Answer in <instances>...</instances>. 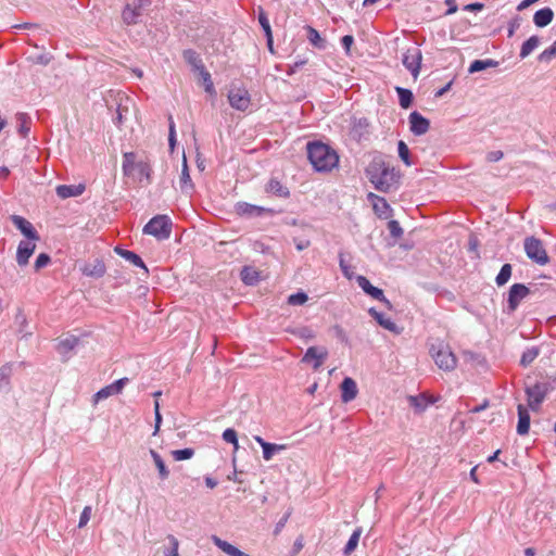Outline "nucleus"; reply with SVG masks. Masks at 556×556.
<instances>
[{"label": "nucleus", "mask_w": 556, "mask_h": 556, "mask_svg": "<svg viewBox=\"0 0 556 556\" xmlns=\"http://www.w3.org/2000/svg\"><path fill=\"white\" fill-rule=\"evenodd\" d=\"M369 181L378 191L390 192L400 186L401 173L390 166L382 155L375 156L366 168Z\"/></svg>", "instance_id": "f257e3e1"}, {"label": "nucleus", "mask_w": 556, "mask_h": 556, "mask_svg": "<svg viewBox=\"0 0 556 556\" xmlns=\"http://www.w3.org/2000/svg\"><path fill=\"white\" fill-rule=\"evenodd\" d=\"M306 149L308 160L317 172H329L339 162L336 151L323 142H308Z\"/></svg>", "instance_id": "f03ea898"}, {"label": "nucleus", "mask_w": 556, "mask_h": 556, "mask_svg": "<svg viewBox=\"0 0 556 556\" xmlns=\"http://www.w3.org/2000/svg\"><path fill=\"white\" fill-rule=\"evenodd\" d=\"M429 352L440 369L452 371L456 368L457 358L451 351L450 346L444 342L432 344Z\"/></svg>", "instance_id": "7ed1b4c3"}, {"label": "nucleus", "mask_w": 556, "mask_h": 556, "mask_svg": "<svg viewBox=\"0 0 556 556\" xmlns=\"http://www.w3.org/2000/svg\"><path fill=\"white\" fill-rule=\"evenodd\" d=\"M143 232L159 240L168 239L172 232V220L166 215H156L143 227Z\"/></svg>", "instance_id": "20e7f679"}, {"label": "nucleus", "mask_w": 556, "mask_h": 556, "mask_svg": "<svg viewBox=\"0 0 556 556\" xmlns=\"http://www.w3.org/2000/svg\"><path fill=\"white\" fill-rule=\"evenodd\" d=\"M151 5V0H129L122 11L123 23L127 26L140 23L143 12Z\"/></svg>", "instance_id": "39448f33"}, {"label": "nucleus", "mask_w": 556, "mask_h": 556, "mask_svg": "<svg viewBox=\"0 0 556 556\" xmlns=\"http://www.w3.org/2000/svg\"><path fill=\"white\" fill-rule=\"evenodd\" d=\"M523 245L525 252L531 261L540 265H545L548 262V255L540 239L535 237H527Z\"/></svg>", "instance_id": "423d86ee"}, {"label": "nucleus", "mask_w": 556, "mask_h": 556, "mask_svg": "<svg viewBox=\"0 0 556 556\" xmlns=\"http://www.w3.org/2000/svg\"><path fill=\"white\" fill-rule=\"evenodd\" d=\"M552 390L547 382H536L531 387H527L528 405L532 410H536Z\"/></svg>", "instance_id": "0eeeda50"}, {"label": "nucleus", "mask_w": 556, "mask_h": 556, "mask_svg": "<svg viewBox=\"0 0 556 556\" xmlns=\"http://www.w3.org/2000/svg\"><path fill=\"white\" fill-rule=\"evenodd\" d=\"M422 53L417 47L408 48L402 58L403 65L410 72L412 76L417 79L421 66Z\"/></svg>", "instance_id": "6e6552de"}, {"label": "nucleus", "mask_w": 556, "mask_h": 556, "mask_svg": "<svg viewBox=\"0 0 556 556\" xmlns=\"http://www.w3.org/2000/svg\"><path fill=\"white\" fill-rule=\"evenodd\" d=\"M328 350L325 346H309L303 355L301 363L311 364L314 370H318L328 358Z\"/></svg>", "instance_id": "1a4fd4ad"}, {"label": "nucleus", "mask_w": 556, "mask_h": 556, "mask_svg": "<svg viewBox=\"0 0 556 556\" xmlns=\"http://www.w3.org/2000/svg\"><path fill=\"white\" fill-rule=\"evenodd\" d=\"M228 101L235 110L245 112L251 105V97L244 88H231L228 92Z\"/></svg>", "instance_id": "9d476101"}, {"label": "nucleus", "mask_w": 556, "mask_h": 556, "mask_svg": "<svg viewBox=\"0 0 556 556\" xmlns=\"http://www.w3.org/2000/svg\"><path fill=\"white\" fill-rule=\"evenodd\" d=\"M530 294V289L523 283H514L507 298V313H514L519 306L520 302Z\"/></svg>", "instance_id": "9b49d317"}, {"label": "nucleus", "mask_w": 556, "mask_h": 556, "mask_svg": "<svg viewBox=\"0 0 556 556\" xmlns=\"http://www.w3.org/2000/svg\"><path fill=\"white\" fill-rule=\"evenodd\" d=\"M356 281L359 286V288L368 295H370L372 299L380 301L383 303L388 308H392L391 302L384 296V293L381 289L372 286L370 281L364 277L358 276L356 278Z\"/></svg>", "instance_id": "f8f14e48"}, {"label": "nucleus", "mask_w": 556, "mask_h": 556, "mask_svg": "<svg viewBox=\"0 0 556 556\" xmlns=\"http://www.w3.org/2000/svg\"><path fill=\"white\" fill-rule=\"evenodd\" d=\"M236 213L243 217H260L264 214H273L271 208L250 204L247 202H238L235 206Z\"/></svg>", "instance_id": "ddd939ff"}, {"label": "nucleus", "mask_w": 556, "mask_h": 556, "mask_svg": "<svg viewBox=\"0 0 556 556\" xmlns=\"http://www.w3.org/2000/svg\"><path fill=\"white\" fill-rule=\"evenodd\" d=\"M409 129L415 136L425 135L430 128V122L419 112L414 111L409 114Z\"/></svg>", "instance_id": "4468645a"}, {"label": "nucleus", "mask_w": 556, "mask_h": 556, "mask_svg": "<svg viewBox=\"0 0 556 556\" xmlns=\"http://www.w3.org/2000/svg\"><path fill=\"white\" fill-rule=\"evenodd\" d=\"M11 220L13 225L29 240L38 241L40 239L37 230L31 223L20 215H12Z\"/></svg>", "instance_id": "2eb2a0df"}, {"label": "nucleus", "mask_w": 556, "mask_h": 556, "mask_svg": "<svg viewBox=\"0 0 556 556\" xmlns=\"http://www.w3.org/2000/svg\"><path fill=\"white\" fill-rule=\"evenodd\" d=\"M341 389V400L343 403H349L353 401L358 393L357 384L354 379L350 377H345L340 386Z\"/></svg>", "instance_id": "dca6fc26"}, {"label": "nucleus", "mask_w": 556, "mask_h": 556, "mask_svg": "<svg viewBox=\"0 0 556 556\" xmlns=\"http://www.w3.org/2000/svg\"><path fill=\"white\" fill-rule=\"evenodd\" d=\"M36 244L30 241H21L17 247L16 262L20 266L28 264L29 257L33 255Z\"/></svg>", "instance_id": "f3484780"}, {"label": "nucleus", "mask_w": 556, "mask_h": 556, "mask_svg": "<svg viewBox=\"0 0 556 556\" xmlns=\"http://www.w3.org/2000/svg\"><path fill=\"white\" fill-rule=\"evenodd\" d=\"M368 313L384 329L396 334L401 332V328L395 323H393L390 318L384 317V315L378 312L376 308H369Z\"/></svg>", "instance_id": "a211bd4d"}, {"label": "nucleus", "mask_w": 556, "mask_h": 556, "mask_svg": "<svg viewBox=\"0 0 556 556\" xmlns=\"http://www.w3.org/2000/svg\"><path fill=\"white\" fill-rule=\"evenodd\" d=\"M254 440L262 446L263 448V458L265 460H270L275 453L286 450L285 444H275L266 442L262 437L256 435Z\"/></svg>", "instance_id": "6ab92c4d"}, {"label": "nucleus", "mask_w": 556, "mask_h": 556, "mask_svg": "<svg viewBox=\"0 0 556 556\" xmlns=\"http://www.w3.org/2000/svg\"><path fill=\"white\" fill-rule=\"evenodd\" d=\"M212 542L214 543L215 546H217L228 556H250L249 554L240 551L238 547L230 544L229 542L222 540L217 535H212Z\"/></svg>", "instance_id": "aec40b11"}, {"label": "nucleus", "mask_w": 556, "mask_h": 556, "mask_svg": "<svg viewBox=\"0 0 556 556\" xmlns=\"http://www.w3.org/2000/svg\"><path fill=\"white\" fill-rule=\"evenodd\" d=\"M115 253L131 263L132 265L140 267L144 270L146 274H148V268L146 264L143 263L142 258L135 252L125 250L121 247H115L114 249Z\"/></svg>", "instance_id": "412c9836"}, {"label": "nucleus", "mask_w": 556, "mask_h": 556, "mask_svg": "<svg viewBox=\"0 0 556 556\" xmlns=\"http://www.w3.org/2000/svg\"><path fill=\"white\" fill-rule=\"evenodd\" d=\"M517 409H518L517 433L520 435H525L529 432L530 414H529L528 409L522 404H519Z\"/></svg>", "instance_id": "4be33fe9"}, {"label": "nucleus", "mask_w": 556, "mask_h": 556, "mask_svg": "<svg viewBox=\"0 0 556 556\" xmlns=\"http://www.w3.org/2000/svg\"><path fill=\"white\" fill-rule=\"evenodd\" d=\"M58 197L67 199L71 197H78L85 191L84 185H60L55 189Z\"/></svg>", "instance_id": "5701e85b"}, {"label": "nucleus", "mask_w": 556, "mask_h": 556, "mask_svg": "<svg viewBox=\"0 0 556 556\" xmlns=\"http://www.w3.org/2000/svg\"><path fill=\"white\" fill-rule=\"evenodd\" d=\"M179 185H180V189L184 193H191L194 189V186L191 181V177L189 174V167L187 164L186 156H184V160H182V168H181Z\"/></svg>", "instance_id": "b1692460"}, {"label": "nucleus", "mask_w": 556, "mask_h": 556, "mask_svg": "<svg viewBox=\"0 0 556 556\" xmlns=\"http://www.w3.org/2000/svg\"><path fill=\"white\" fill-rule=\"evenodd\" d=\"M554 12L551 8H543L534 13L533 22L538 27H545L552 23Z\"/></svg>", "instance_id": "393cba45"}, {"label": "nucleus", "mask_w": 556, "mask_h": 556, "mask_svg": "<svg viewBox=\"0 0 556 556\" xmlns=\"http://www.w3.org/2000/svg\"><path fill=\"white\" fill-rule=\"evenodd\" d=\"M266 192L275 194L279 198H288L290 195L289 189L285 187L278 179L271 178L265 188Z\"/></svg>", "instance_id": "a878e982"}, {"label": "nucleus", "mask_w": 556, "mask_h": 556, "mask_svg": "<svg viewBox=\"0 0 556 556\" xmlns=\"http://www.w3.org/2000/svg\"><path fill=\"white\" fill-rule=\"evenodd\" d=\"M182 56L184 60L192 67L193 72L197 73L198 71L202 70V67H204L202 59L197 51L187 49L184 51Z\"/></svg>", "instance_id": "bb28decb"}, {"label": "nucleus", "mask_w": 556, "mask_h": 556, "mask_svg": "<svg viewBox=\"0 0 556 556\" xmlns=\"http://www.w3.org/2000/svg\"><path fill=\"white\" fill-rule=\"evenodd\" d=\"M150 455L154 462V465L159 471V477L161 480H166L169 477V470L165 465L162 456L154 450H150Z\"/></svg>", "instance_id": "cd10ccee"}, {"label": "nucleus", "mask_w": 556, "mask_h": 556, "mask_svg": "<svg viewBox=\"0 0 556 556\" xmlns=\"http://www.w3.org/2000/svg\"><path fill=\"white\" fill-rule=\"evenodd\" d=\"M16 117V122L18 123V134L23 137V138H26L29 134V130H30V124H31V118L29 117L28 114L26 113H17L15 115Z\"/></svg>", "instance_id": "c85d7f7f"}, {"label": "nucleus", "mask_w": 556, "mask_h": 556, "mask_svg": "<svg viewBox=\"0 0 556 556\" xmlns=\"http://www.w3.org/2000/svg\"><path fill=\"white\" fill-rule=\"evenodd\" d=\"M13 372V364L7 363L0 367V390L8 391L10 389V378Z\"/></svg>", "instance_id": "c756f323"}, {"label": "nucleus", "mask_w": 556, "mask_h": 556, "mask_svg": "<svg viewBox=\"0 0 556 556\" xmlns=\"http://www.w3.org/2000/svg\"><path fill=\"white\" fill-rule=\"evenodd\" d=\"M498 65V62L493 59H486V60H475L470 66H469V73H477L484 71L486 68L496 67Z\"/></svg>", "instance_id": "7c9ffc66"}, {"label": "nucleus", "mask_w": 556, "mask_h": 556, "mask_svg": "<svg viewBox=\"0 0 556 556\" xmlns=\"http://www.w3.org/2000/svg\"><path fill=\"white\" fill-rule=\"evenodd\" d=\"M395 91L399 96L400 105L403 109H408L413 104L414 94L409 89L403 87H395Z\"/></svg>", "instance_id": "2f4dec72"}, {"label": "nucleus", "mask_w": 556, "mask_h": 556, "mask_svg": "<svg viewBox=\"0 0 556 556\" xmlns=\"http://www.w3.org/2000/svg\"><path fill=\"white\" fill-rule=\"evenodd\" d=\"M361 535H362V528L358 527L353 531L348 543L345 544V547L343 549L344 556H350L356 549Z\"/></svg>", "instance_id": "473e14b6"}, {"label": "nucleus", "mask_w": 556, "mask_h": 556, "mask_svg": "<svg viewBox=\"0 0 556 556\" xmlns=\"http://www.w3.org/2000/svg\"><path fill=\"white\" fill-rule=\"evenodd\" d=\"M136 154L134 152H126L123 155V172L126 176L135 174Z\"/></svg>", "instance_id": "72a5a7b5"}, {"label": "nucleus", "mask_w": 556, "mask_h": 556, "mask_svg": "<svg viewBox=\"0 0 556 556\" xmlns=\"http://www.w3.org/2000/svg\"><path fill=\"white\" fill-rule=\"evenodd\" d=\"M307 31V39L308 41L317 49H325L326 48V40L321 38L319 33L312 26L306 27Z\"/></svg>", "instance_id": "f704fd0d"}, {"label": "nucleus", "mask_w": 556, "mask_h": 556, "mask_svg": "<svg viewBox=\"0 0 556 556\" xmlns=\"http://www.w3.org/2000/svg\"><path fill=\"white\" fill-rule=\"evenodd\" d=\"M78 344V338L74 336L66 337L58 343V352L60 354H67Z\"/></svg>", "instance_id": "c9c22d12"}, {"label": "nucleus", "mask_w": 556, "mask_h": 556, "mask_svg": "<svg viewBox=\"0 0 556 556\" xmlns=\"http://www.w3.org/2000/svg\"><path fill=\"white\" fill-rule=\"evenodd\" d=\"M539 355L540 349L538 346L527 349L521 355L520 365L525 368L530 366Z\"/></svg>", "instance_id": "e433bc0d"}, {"label": "nucleus", "mask_w": 556, "mask_h": 556, "mask_svg": "<svg viewBox=\"0 0 556 556\" xmlns=\"http://www.w3.org/2000/svg\"><path fill=\"white\" fill-rule=\"evenodd\" d=\"M241 280L248 285L253 286L258 281V273L252 267L244 266L240 273Z\"/></svg>", "instance_id": "4c0bfd02"}, {"label": "nucleus", "mask_w": 556, "mask_h": 556, "mask_svg": "<svg viewBox=\"0 0 556 556\" xmlns=\"http://www.w3.org/2000/svg\"><path fill=\"white\" fill-rule=\"evenodd\" d=\"M370 198L375 199L374 211L379 217H382L387 211H391V207L384 198L370 193Z\"/></svg>", "instance_id": "58836bf2"}, {"label": "nucleus", "mask_w": 556, "mask_h": 556, "mask_svg": "<svg viewBox=\"0 0 556 556\" xmlns=\"http://www.w3.org/2000/svg\"><path fill=\"white\" fill-rule=\"evenodd\" d=\"M540 43V38L538 36H531L528 40H526L520 49V58H527Z\"/></svg>", "instance_id": "ea45409f"}, {"label": "nucleus", "mask_w": 556, "mask_h": 556, "mask_svg": "<svg viewBox=\"0 0 556 556\" xmlns=\"http://www.w3.org/2000/svg\"><path fill=\"white\" fill-rule=\"evenodd\" d=\"M288 332L305 341L313 340L316 337L315 332L306 326L288 329Z\"/></svg>", "instance_id": "a19ab883"}, {"label": "nucleus", "mask_w": 556, "mask_h": 556, "mask_svg": "<svg viewBox=\"0 0 556 556\" xmlns=\"http://www.w3.org/2000/svg\"><path fill=\"white\" fill-rule=\"evenodd\" d=\"M135 172H137L140 181H142V178H146L147 182L150 184L152 168L148 162H138L136 164Z\"/></svg>", "instance_id": "79ce46f5"}, {"label": "nucleus", "mask_w": 556, "mask_h": 556, "mask_svg": "<svg viewBox=\"0 0 556 556\" xmlns=\"http://www.w3.org/2000/svg\"><path fill=\"white\" fill-rule=\"evenodd\" d=\"M83 271L86 276L102 277L105 274V266L102 262L98 261L92 268L86 266Z\"/></svg>", "instance_id": "37998d69"}, {"label": "nucleus", "mask_w": 556, "mask_h": 556, "mask_svg": "<svg viewBox=\"0 0 556 556\" xmlns=\"http://www.w3.org/2000/svg\"><path fill=\"white\" fill-rule=\"evenodd\" d=\"M197 73L203 80L205 91L207 93H215L214 84L212 81L211 74L206 71L205 66L202 67V70L198 71Z\"/></svg>", "instance_id": "c03bdc74"}, {"label": "nucleus", "mask_w": 556, "mask_h": 556, "mask_svg": "<svg viewBox=\"0 0 556 556\" xmlns=\"http://www.w3.org/2000/svg\"><path fill=\"white\" fill-rule=\"evenodd\" d=\"M510 276H511V265L504 264L495 278L497 286L505 285L509 280Z\"/></svg>", "instance_id": "a18cd8bd"}, {"label": "nucleus", "mask_w": 556, "mask_h": 556, "mask_svg": "<svg viewBox=\"0 0 556 556\" xmlns=\"http://www.w3.org/2000/svg\"><path fill=\"white\" fill-rule=\"evenodd\" d=\"M193 455L194 450L189 447L172 451V456L177 462L190 459Z\"/></svg>", "instance_id": "49530a36"}, {"label": "nucleus", "mask_w": 556, "mask_h": 556, "mask_svg": "<svg viewBox=\"0 0 556 556\" xmlns=\"http://www.w3.org/2000/svg\"><path fill=\"white\" fill-rule=\"evenodd\" d=\"M397 152L400 159L405 163V165L410 166L412 161L409 157V149L403 140H400L397 143Z\"/></svg>", "instance_id": "de8ad7c7"}, {"label": "nucleus", "mask_w": 556, "mask_h": 556, "mask_svg": "<svg viewBox=\"0 0 556 556\" xmlns=\"http://www.w3.org/2000/svg\"><path fill=\"white\" fill-rule=\"evenodd\" d=\"M307 300H308L307 294L305 292L300 291V292L289 295L288 304L293 305V306L303 305L307 302Z\"/></svg>", "instance_id": "09e8293b"}, {"label": "nucleus", "mask_w": 556, "mask_h": 556, "mask_svg": "<svg viewBox=\"0 0 556 556\" xmlns=\"http://www.w3.org/2000/svg\"><path fill=\"white\" fill-rule=\"evenodd\" d=\"M408 402L409 405L413 406L417 412H422L428 405V402L424 395L409 396Z\"/></svg>", "instance_id": "8fccbe9b"}, {"label": "nucleus", "mask_w": 556, "mask_h": 556, "mask_svg": "<svg viewBox=\"0 0 556 556\" xmlns=\"http://www.w3.org/2000/svg\"><path fill=\"white\" fill-rule=\"evenodd\" d=\"M258 22L265 33L266 38L270 41L271 28L266 13L261 9L258 13Z\"/></svg>", "instance_id": "3c124183"}, {"label": "nucleus", "mask_w": 556, "mask_h": 556, "mask_svg": "<svg viewBox=\"0 0 556 556\" xmlns=\"http://www.w3.org/2000/svg\"><path fill=\"white\" fill-rule=\"evenodd\" d=\"M167 540L170 544V547L164 552V556H179V541L172 534L167 535Z\"/></svg>", "instance_id": "603ef678"}, {"label": "nucleus", "mask_w": 556, "mask_h": 556, "mask_svg": "<svg viewBox=\"0 0 556 556\" xmlns=\"http://www.w3.org/2000/svg\"><path fill=\"white\" fill-rule=\"evenodd\" d=\"M388 229L390 231L391 237H393L394 239L401 238L404 233L400 223L395 219H392L388 223Z\"/></svg>", "instance_id": "864d4df0"}, {"label": "nucleus", "mask_w": 556, "mask_h": 556, "mask_svg": "<svg viewBox=\"0 0 556 556\" xmlns=\"http://www.w3.org/2000/svg\"><path fill=\"white\" fill-rule=\"evenodd\" d=\"M116 394L114 392V390L112 389V387L109 384L104 388H102L101 390H99L94 395H93V401L94 403H98L99 401L101 400H105L108 399L109 396L111 395H114Z\"/></svg>", "instance_id": "5fc2aeb1"}, {"label": "nucleus", "mask_w": 556, "mask_h": 556, "mask_svg": "<svg viewBox=\"0 0 556 556\" xmlns=\"http://www.w3.org/2000/svg\"><path fill=\"white\" fill-rule=\"evenodd\" d=\"M223 439L227 442V443H231L233 444L235 446V450H238V437H237V432L231 429V428H228L226 429L224 432H223Z\"/></svg>", "instance_id": "6e6d98bb"}, {"label": "nucleus", "mask_w": 556, "mask_h": 556, "mask_svg": "<svg viewBox=\"0 0 556 556\" xmlns=\"http://www.w3.org/2000/svg\"><path fill=\"white\" fill-rule=\"evenodd\" d=\"M168 143L170 149H174L176 144V130H175V123L173 119V116H168Z\"/></svg>", "instance_id": "4d7b16f0"}, {"label": "nucleus", "mask_w": 556, "mask_h": 556, "mask_svg": "<svg viewBox=\"0 0 556 556\" xmlns=\"http://www.w3.org/2000/svg\"><path fill=\"white\" fill-rule=\"evenodd\" d=\"M339 265H340V268H341L343 275L348 279H352L353 273L351 271L350 266L346 264V261H345V257H344L343 253L339 254Z\"/></svg>", "instance_id": "13d9d810"}, {"label": "nucleus", "mask_w": 556, "mask_h": 556, "mask_svg": "<svg viewBox=\"0 0 556 556\" xmlns=\"http://www.w3.org/2000/svg\"><path fill=\"white\" fill-rule=\"evenodd\" d=\"M51 258L48 254L46 253H40L37 258H36V262H35V269L36 270H39L43 267H46L49 263H50Z\"/></svg>", "instance_id": "bf43d9fd"}, {"label": "nucleus", "mask_w": 556, "mask_h": 556, "mask_svg": "<svg viewBox=\"0 0 556 556\" xmlns=\"http://www.w3.org/2000/svg\"><path fill=\"white\" fill-rule=\"evenodd\" d=\"M90 516H91V507L86 506L80 514L78 527L79 528L85 527L88 523V521L90 520Z\"/></svg>", "instance_id": "052dcab7"}, {"label": "nucleus", "mask_w": 556, "mask_h": 556, "mask_svg": "<svg viewBox=\"0 0 556 556\" xmlns=\"http://www.w3.org/2000/svg\"><path fill=\"white\" fill-rule=\"evenodd\" d=\"M129 379L128 378H121L116 381H114L113 383H111L110 386L112 387V389L114 390V392L116 394H119L122 392V390L124 389V387L128 383Z\"/></svg>", "instance_id": "680f3d73"}, {"label": "nucleus", "mask_w": 556, "mask_h": 556, "mask_svg": "<svg viewBox=\"0 0 556 556\" xmlns=\"http://www.w3.org/2000/svg\"><path fill=\"white\" fill-rule=\"evenodd\" d=\"M555 55L554 49L552 46L547 49H545L540 55L539 61L540 62H549Z\"/></svg>", "instance_id": "e2e57ef3"}, {"label": "nucleus", "mask_w": 556, "mask_h": 556, "mask_svg": "<svg viewBox=\"0 0 556 556\" xmlns=\"http://www.w3.org/2000/svg\"><path fill=\"white\" fill-rule=\"evenodd\" d=\"M353 42L354 38L352 35H345L341 38V45L348 54L350 53Z\"/></svg>", "instance_id": "0e129e2a"}, {"label": "nucleus", "mask_w": 556, "mask_h": 556, "mask_svg": "<svg viewBox=\"0 0 556 556\" xmlns=\"http://www.w3.org/2000/svg\"><path fill=\"white\" fill-rule=\"evenodd\" d=\"M504 156L503 152L500 150L491 151L486 154V161L490 163L498 162Z\"/></svg>", "instance_id": "69168bd1"}, {"label": "nucleus", "mask_w": 556, "mask_h": 556, "mask_svg": "<svg viewBox=\"0 0 556 556\" xmlns=\"http://www.w3.org/2000/svg\"><path fill=\"white\" fill-rule=\"evenodd\" d=\"M16 323L20 325V332L24 331V327L27 324L26 316L23 314V312L20 309L15 317Z\"/></svg>", "instance_id": "338daca9"}, {"label": "nucleus", "mask_w": 556, "mask_h": 556, "mask_svg": "<svg viewBox=\"0 0 556 556\" xmlns=\"http://www.w3.org/2000/svg\"><path fill=\"white\" fill-rule=\"evenodd\" d=\"M445 4L448 7L447 11H446V15H451V14H454L457 12V4L455 2V0H445Z\"/></svg>", "instance_id": "774afa93"}]
</instances>
